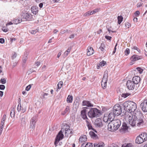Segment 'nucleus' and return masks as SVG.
<instances>
[{"mask_svg": "<svg viewBox=\"0 0 147 147\" xmlns=\"http://www.w3.org/2000/svg\"><path fill=\"white\" fill-rule=\"evenodd\" d=\"M31 11L32 13L36 15L38 13V8L35 6H32L31 7Z\"/></svg>", "mask_w": 147, "mask_h": 147, "instance_id": "obj_26", "label": "nucleus"}, {"mask_svg": "<svg viewBox=\"0 0 147 147\" xmlns=\"http://www.w3.org/2000/svg\"><path fill=\"white\" fill-rule=\"evenodd\" d=\"M65 135L66 136H68V135L69 134L73 133L72 131H71L70 129H65Z\"/></svg>", "mask_w": 147, "mask_h": 147, "instance_id": "obj_29", "label": "nucleus"}, {"mask_svg": "<svg viewBox=\"0 0 147 147\" xmlns=\"http://www.w3.org/2000/svg\"><path fill=\"white\" fill-rule=\"evenodd\" d=\"M94 124L95 125L98 127H100L102 125L101 120L99 118L95 120Z\"/></svg>", "mask_w": 147, "mask_h": 147, "instance_id": "obj_15", "label": "nucleus"}, {"mask_svg": "<svg viewBox=\"0 0 147 147\" xmlns=\"http://www.w3.org/2000/svg\"><path fill=\"white\" fill-rule=\"evenodd\" d=\"M5 86L3 85H0V89L1 90H3L5 89Z\"/></svg>", "mask_w": 147, "mask_h": 147, "instance_id": "obj_54", "label": "nucleus"}, {"mask_svg": "<svg viewBox=\"0 0 147 147\" xmlns=\"http://www.w3.org/2000/svg\"><path fill=\"white\" fill-rule=\"evenodd\" d=\"M125 25L126 29L127 28H129L131 26L130 24L128 22H126L125 24Z\"/></svg>", "mask_w": 147, "mask_h": 147, "instance_id": "obj_43", "label": "nucleus"}, {"mask_svg": "<svg viewBox=\"0 0 147 147\" xmlns=\"http://www.w3.org/2000/svg\"><path fill=\"white\" fill-rule=\"evenodd\" d=\"M98 10V9H95L93 11H90V15H92L93 14L95 13L96 12H97Z\"/></svg>", "mask_w": 147, "mask_h": 147, "instance_id": "obj_39", "label": "nucleus"}, {"mask_svg": "<svg viewBox=\"0 0 147 147\" xmlns=\"http://www.w3.org/2000/svg\"><path fill=\"white\" fill-rule=\"evenodd\" d=\"M36 117H33L30 120V128L32 129H34L35 127L36 122Z\"/></svg>", "mask_w": 147, "mask_h": 147, "instance_id": "obj_14", "label": "nucleus"}, {"mask_svg": "<svg viewBox=\"0 0 147 147\" xmlns=\"http://www.w3.org/2000/svg\"><path fill=\"white\" fill-rule=\"evenodd\" d=\"M108 71H105L101 82V85L103 89L106 88L107 86V81Z\"/></svg>", "mask_w": 147, "mask_h": 147, "instance_id": "obj_6", "label": "nucleus"}, {"mask_svg": "<svg viewBox=\"0 0 147 147\" xmlns=\"http://www.w3.org/2000/svg\"><path fill=\"white\" fill-rule=\"evenodd\" d=\"M143 4V3L142 2L138 3L137 4V7H140Z\"/></svg>", "mask_w": 147, "mask_h": 147, "instance_id": "obj_57", "label": "nucleus"}, {"mask_svg": "<svg viewBox=\"0 0 147 147\" xmlns=\"http://www.w3.org/2000/svg\"><path fill=\"white\" fill-rule=\"evenodd\" d=\"M87 140V136L85 135L81 136L79 139V142L80 143L84 142Z\"/></svg>", "mask_w": 147, "mask_h": 147, "instance_id": "obj_21", "label": "nucleus"}, {"mask_svg": "<svg viewBox=\"0 0 147 147\" xmlns=\"http://www.w3.org/2000/svg\"><path fill=\"white\" fill-rule=\"evenodd\" d=\"M21 124L22 126H25L27 122V120L26 117L22 116L20 118Z\"/></svg>", "mask_w": 147, "mask_h": 147, "instance_id": "obj_18", "label": "nucleus"}, {"mask_svg": "<svg viewBox=\"0 0 147 147\" xmlns=\"http://www.w3.org/2000/svg\"><path fill=\"white\" fill-rule=\"evenodd\" d=\"M93 144L91 143L88 142L85 145V147H92Z\"/></svg>", "mask_w": 147, "mask_h": 147, "instance_id": "obj_42", "label": "nucleus"}, {"mask_svg": "<svg viewBox=\"0 0 147 147\" xmlns=\"http://www.w3.org/2000/svg\"><path fill=\"white\" fill-rule=\"evenodd\" d=\"M116 130H117L121 124V122L119 119H115L112 121Z\"/></svg>", "mask_w": 147, "mask_h": 147, "instance_id": "obj_10", "label": "nucleus"}, {"mask_svg": "<svg viewBox=\"0 0 147 147\" xmlns=\"http://www.w3.org/2000/svg\"><path fill=\"white\" fill-rule=\"evenodd\" d=\"M35 65H36V66L37 67L40 65V63L39 62H37L36 63Z\"/></svg>", "mask_w": 147, "mask_h": 147, "instance_id": "obj_63", "label": "nucleus"}, {"mask_svg": "<svg viewBox=\"0 0 147 147\" xmlns=\"http://www.w3.org/2000/svg\"><path fill=\"white\" fill-rule=\"evenodd\" d=\"M38 31V30L36 29L34 30H31L30 31V32L32 34H35Z\"/></svg>", "mask_w": 147, "mask_h": 147, "instance_id": "obj_49", "label": "nucleus"}, {"mask_svg": "<svg viewBox=\"0 0 147 147\" xmlns=\"http://www.w3.org/2000/svg\"><path fill=\"white\" fill-rule=\"evenodd\" d=\"M5 40L3 38H0V42L1 43H3L4 42Z\"/></svg>", "mask_w": 147, "mask_h": 147, "instance_id": "obj_60", "label": "nucleus"}, {"mask_svg": "<svg viewBox=\"0 0 147 147\" xmlns=\"http://www.w3.org/2000/svg\"><path fill=\"white\" fill-rule=\"evenodd\" d=\"M106 62L104 61H102L100 63L99 65H100V66L102 67L104 66L105 65V64H106Z\"/></svg>", "mask_w": 147, "mask_h": 147, "instance_id": "obj_51", "label": "nucleus"}, {"mask_svg": "<svg viewBox=\"0 0 147 147\" xmlns=\"http://www.w3.org/2000/svg\"><path fill=\"white\" fill-rule=\"evenodd\" d=\"M17 109L18 112H20L21 111V105L20 102H19V105Z\"/></svg>", "mask_w": 147, "mask_h": 147, "instance_id": "obj_46", "label": "nucleus"}, {"mask_svg": "<svg viewBox=\"0 0 147 147\" xmlns=\"http://www.w3.org/2000/svg\"><path fill=\"white\" fill-rule=\"evenodd\" d=\"M90 11H88L87 12L84 13L83 16H89L90 15Z\"/></svg>", "mask_w": 147, "mask_h": 147, "instance_id": "obj_55", "label": "nucleus"}, {"mask_svg": "<svg viewBox=\"0 0 147 147\" xmlns=\"http://www.w3.org/2000/svg\"><path fill=\"white\" fill-rule=\"evenodd\" d=\"M31 84H30L26 87V90L27 91H28L30 90V89L31 88Z\"/></svg>", "mask_w": 147, "mask_h": 147, "instance_id": "obj_52", "label": "nucleus"}, {"mask_svg": "<svg viewBox=\"0 0 147 147\" xmlns=\"http://www.w3.org/2000/svg\"><path fill=\"white\" fill-rule=\"evenodd\" d=\"M10 115L12 117V115H13V116H14L15 113H14V110L13 109H11L10 113Z\"/></svg>", "mask_w": 147, "mask_h": 147, "instance_id": "obj_48", "label": "nucleus"}, {"mask_svg": "<svg viewBox=\"0 0 147 147\" xmlns=\"http://www.w3.org/2000/svg\"><path fill=\"white\" fill-rule=\"evenodd\" d=\"M32 18V15L30 13H27L24 14L23 19L27 20H30Z\"/></svg>", "mask_w": 147, "mask_h": 147, "instance_id": "obj_16", "label": "nucleus"}, {"mask_svg": "<svg viewBox=\"0 0 147 147\" xmlns=\"http://www.w3.org/2000/svg\"><path fill=\"white\" fill-rule=\"evenodd\" d=\"M121 112V108L119 104H116L113 107V113L116 116H118L120 115Z\"/></svg>", "mask_w": 147, "mask_h": 147, "instance_id": "obj_5", "label": "nucleus"}, {"mask_svg": "<svg viewBox=\"0 0 147 147\" xmlns=\"http://www.w3.org/2000/svg\"><path fill=\"white\" fill-rule=\"evenodd\" d=\"M62 130L59 132L54 142L55 146H57V144L59 141L61 140H62L64 136L62 133Z\"/></svg>", "mask_w": 147, "mask_h": 147, "instance_id": "obj_7", "label": "nucleus"}, {"mask_svg": "<svg viewBox=\"0 0 147 147\" xmlns=\"http://www.w3.org/2000/svg\"><path fill=\"white\" fill-rule=\"evenodd\" d=\"M63 85V82L62 81H60L57 84V91H58V89H60L62 86Z\"/></svg>", "mask_w": 147, "mask_h": 147, "instance_id": "obj_31", "label": "nucleus"}, {"mask_svg": "<svg viewBox=\"0 0 147 147\" xmlns=\"http://www.w3.org/2000/svg\"><path fill=\"white\" fill-rule=\"evenodd\" d=\"M49 95L48 93H43L42 98V99H45L47 98V96Z\"/></svg>", "mask_w": 147, "mask_h": 147, "instance_id": "obj_38", "label": "nucleus"}, {"mask_svg": "<svg viewBox=\"0 0 147 147\" xmlns=\"http://www.w3.org/2000/svg\"><path fill=\"white\" fill-rule=\"evenodd\" d=\"M82 105L83 106H86L88 107H92L93 106V105L91 102L87 100H84L82 102Z\"/></svg>", "mask_w": 147, "mask_h": 147, "instance_id": "obj_20", "label": "nucleus"}, {"mask_svg": "<svg viewBox=\"0 0 147 147\" xmlns=\"http://www.w3.org/2000/svg\"><path fill=\"white\" fill-rule=\"evenodd\" d=\"M71 49V47H70L68 48L67 49L66 51L69 53L70 52Z\"/></svg>", "mask_w": 147, "mask_h": 147, "instance_id": "obj_61", "label": "nucleus"}, {"mask_svg": "<svg viewBox=\"0 0 147 147\" xmlns=\"http://www.w3.org/2000/svg\"><path fill=\"white\" fill-rule=\"evenodd\" d=\"M140 136L142 137V139L144 140V142L147 140V134L144 133L140 134Z\"/></svg>", "mask_w": 147, "mask_h": 147, "instance_id": "obj_28", "label": "nucleus"}, {"mask_svg": "<svg viewBox=\"0 0 147 147\" xmlns=\"http://www.w3.org/2000/svg\"><path fill=\"white\" fill-rule=\"evenodd\" d=\"M140 78L138 76H135L132 79V81L136 85L138 84L140 82Z\"/></svg>", "mask_w": 147, "mask_h": 147, "instance_id": "obj_19", "label": "nucleus"}, {"mask_svg": "<svg viewBox=\"0 0 147 147\" xmlns=\"http://www.w3.org/2000/svg\"><path fill=\"white\" fill-rule=\"evenodd\" d=\"M27 59V56H24L23 58L22 62L23 63H25Z\"/></svg>", "mask_w": 147, "mask_h": 147, "instance_id": "obj_50", "label": "nucleus"}, {"mask_svg": "<svg viewBox=\"0 0 147 147\" xmlns=\"http://www.w3.org/2000/svg\"><path fill=\"white\" fill-rule=\"evenodd\" d=\"M108 123V129L109 131H114L116 130L112 121L109 122Z\"/></svg>", "mask_w": 147, "mask_h": 147, "instance_id": "obj_12", "label": "nucleus"}, {"mask_svg": "<svg viewBox=\"0 0 147 147\" xmlns=\"http://www.w3.org/2000/svg\"><path fill=\"white\" fill-rule=\"evenodd\" d=\"M140 107L142 108V110L144 112L147 111V99L144 100L140 105Z\"/></svg>", "mask_w": 147, "mask_h": 147, "instance_id": "obj_11", "label": "nucleus"}, {"mask_svg": "<svg viewBox=\"0 0 147 147\" xmlns=\"http://www.w3.org/2000/svg\"><path fill=\"white\" fill-rule=\"evenodd\" d=\"M115 115L113 112H111L108 115L107 114H105L103 118V121L105 123H108L109 122L114 120L113 119Z\"/></svg>", "mask_w": 147, "mask_h": 147, "instance_id": "obj_4", "label": "nucleus"}, {"mask_svg": "<svg viewBox=\"0 0 147 147\" xmlns=\"http://www.w3.org/2000/svg\"><path fill=\"white\" fill-rule=\"evenodd\" d=\"M87 109L86 107H84L83 110L81 112V116L83 119H87V116L86 115V109Z\"/></svg>", "mask_w": 147, "mask_h": 147, "instance_id": "obj_17", "label": "nucleus"}, {"mask_svg": "<svg viewBox=\"0 0 147 147\" xmlns=\"http://www.w3.org/2000/svg\"><path fill=\"white\" fill-rule=\"evenodd\" d=\"M136 70L140 74H141L143 71L142 69L139 67H137L136 68Z\"/></svg>", "mask_w": 147, "mask_h": 147, "instance_id": "obj_47", "label": "nucleus"}, {"mask_svg": "<svg viewBox=\"0 0 147 147\" xmlns=\"http://www.w3.org/2000/svg\"><path fill=\"white\" fill-rule=\"evenodd\" d=\"M142 137L140 135L139 136L137 137L136 140V142L138 144L142 143L144 142V140L142 139Z\"/></svg>", "mask_w": 147, "mask_h": 147, "instance_id": "obj_22", "label": "nucleus"}, {"mask_svg": "<svg viewBox=\"0 0 147 147\" xmlns=\"http://www.w3.org/2000/svg\"><path fill=\"white\" fill-rule=\"evenodd\" d=\"M69 54V53L67 52L66 51H65L64 54V57H66Z\"/></svg>", "mask_w": 147, "mask_h": 147, "instance_id": "obj_62", "label": "nucleus"}, {"mask_svg": "<svg viewBox=\"0 0 147 147\" xmlns=\"http://www.w3.org/2000/svg\"><path fill=\"white\" fill-rule=\"evenodd\" d=\"M17 54L16 53H14L13 54V55L11 57L12 59H15L17 57Z\"/></svg>", "mask_w": 147, "mask_h": 147, "instance_id": "obj_53", "label": "nucleus"}, {"mask_svg": "<svg viewBox=\"0 0 147 147\" xmlns=\"http://www.w3.org/2000/svg\"><path fill=\"white\" fill-rule=\"evenodd\" d=\"M142 58L141 57L139 56L136 55H133L130 58L131 60V63H133V62L135 61L141 59Z\"/></svg>", "mask_w": 147, "mask_h": 147, "instance_id": "obj_13", "label": "nucleus"}, {"mask_svg": "<svg viewBox=\"0 0 147 147\" xmlns=\"http://www.w3.org/2000/svg\"><path fill=\"white\" fill-rule=\"evenodd\" d=\"M105 38L107 39L108 40H111V39L112 38V37L110 36H105Z\"/></svg>", "mask_w": 147, "mask_h": 147, "instance_id": "obj_58", "label": "nucleus"}, {"mask_svg": "<svg viewBox=\"0 0 147 147\" xmlns=\"http://www.w3.org/2000/svg\"><path fill=\"white\" fill-rule=\"evenodd\" d=\"M94 53L93 49L91 47L88 48L87 51V55L90 56L92 55Z\"/></svg>", "mask_w": 147, "mask_h": 147, "instance_id": "obj_23", "label": "nucleus"}, {"mask_svg": "<svg viewBox=\"0 0 147 147\" xmlns=\"http://www.w3.org/2000/svg\"><path fill=\"white\" fill-rule=\"evenodd\" d=\"M131 146L132 144L131 143L124 144L122 145L121 147H131Z\"/></svg>", "mask_w": 147, "mask_h": 147, "instance_id": "obj_36", "label": "nucleus"}, {"mask_svg": "<svg viewBox=\"0 0 147 147\" xmlns=\"http://www.w3.org/2000/svg\"><path fill=\"white\" fill-rule=\"evenodd\" d=\"M135 84L131 80H129L127 81L126 86L129 90H132L134 88Z\"/></svg>", "mask_w": 147, "mask_h": 147, "instance_id": "obj_9", "label": "nucleus"}, {"mask_svg": "<svg viewBox=\"0 0 147 147\" xmlns=\"http://www.w3.org/2000/svg\"><path fill=\"white\" fill-rule=\"evenodd\" d=\"M22 21V19L21 18H15L13 20V24H17L20 23Z\"/></svg>", "mask_w": 147, "mask_h": 147, "instance_id": "obj_25", "label": "nucleus"}, {"mask_svg": "<svg viewBox=\"0 0 147 147\" xmlns=\"http://www.w3.org/2000/svg\"><path fill=\"white\" fill-rule=\"evenodd\" d=\"M125 117L127 123L132 127L135 126L136 124L138 126H140L143 124V117H140L139 118L138 117L136 119H132V113L130 112H125Z\"/></svg>", "mask_w": 147, "mask_h": 147, "instance_id": "obj_1", "label": "nucleus"}, {"mask_svg": "<svg viewBox=\"0 0 147 147\" xmlns=\"http://www.w3.org/2000/svg\"><path fill=\"white\" fill-rule=\"evenodd\" d=\"M86 122L87 126L88 127V128L89 129H92V127L91 126V124H90V123L87 120H86Z\"/></svg>", "mask_w": 147, "mask_h": 147, "instance_id": "obj_40", "label": "nucleus"}, {"mask_svg": "<svg viewBox=\"0 0 147 147\" xmlns=\"http://www.w3.org/2000/svg\"><path fill=\"white\" fill-rule=\"evenodd\" d=\"M51 3V1L50 0H45L44 1V6L45 7L46 5H49Z\"/></svg>", "mask_w": 147, "mask_h": 147, "instance_id": "obj_33", "label": "nucleus"}, {"mask_svg": "<svg viewBox=\"0 0 147 147\" xmlns=\"http://www.w3.org/2000/svg\"><path fill=\"white\" fill-rule=\"evenodd\" d=\"M129 127L127 126V124L125 123H123L121 127V129L123 130L124 132L126 131L128 128Z\"/></svg>", "mask_w": 147, "mask_h": 147, "instance_id": "obj_24", "label": "nucleus"}, {"mask_svg": "<svg viewBox=\"0 0 147 147\" xmlns=\"http://www.w3.org/2000/svg\"><path fill=\"white\" fill-rule=\"evenodd\" d=\"M43 6H44V2L43 3H40L39 4V6L40 8H42V7Z\"/></svg>", "mask_w": 147, "mask_h": 147, "instance_id": "obj_56", "label": "nucleus"}, {"mask_svg": "<svg viewBox=\"0 0 147 147\" xmlns=\"http://www.w3.org/2000/svg\"><path fill=\"white\" fill-rule=\"evenodd\" d=\"M129 95V93H126L122 94L121 96L123 97L124 98H126Z\"/></svg>", "mask_w": 147, "mask_h": 147, "instance_id": "obj_44", "label": "nucleus"}, {"mask_svg": "<svg viewBox=\"0 0 147 147\" xmlns=\"http://www.w3.org/2000/svg\"><path fill=\"white\" fill-rule=\"evenodd\" d=\"M67 31V30H61L60 33L62 34H63L65 32H66Z\"/></svg>", "mask_w": 147, "mask_h": 147, "instance_id": "obj_64", "label": "nucleus"}, {"mask_svg": "<svg viewBox=\"0 0 147 147\" xmlns=\"http://www.w3.org/2000/svg\"><path fill=\"white\" fill-rule=\"evenodd\" d=\"M89 134L91 137L93 138H95L97 136V135L94 132L92 131L89 132Z\"/></svg>", "mask_w": 147, "mask_h": 147, "instance_id": "obj_35", "label": "nucleus"}, {"mask_svg": "<svg viewBox=\"0 0 147 147\" xmlns=\"http://www.w3.org/2000/svg\"><path fill=\"white\" fill-rule=\"evenodd\" d=\"M73 100V97L71 96L68 95L67 99V101L68 103H71Z\"/></svg>", "mask_w": 147, "mask_h": 147, "instance_id": "obj_32", "label": "nucleus"}, {"mask_svg": "<svg viewBox=\"0 0 147 147\" xmlns=\"http://www.w3.org/2000/svg\"><path fill=\"white\" fill-rule=\"evenodd\" d=\"M69 112V107L68 106H67L65 109V110L62 112L61 114L63 115H64L67 113Z\"/></svg>", "mask_w": 147, "mask_h": 147, "instance_id": "obj_30", "label": "nucleus"}, {"mask_svg": "<svg viewBox=\"0 0 147 147\" xmlns=\"http://www.w3.org/2000/svg\"><path fill=\"white\" fill-rule=\"evenodd\" d=\"M132 116V119H136L138 117L139 118L140 117H143L142 115L141 114L139 109H137L133 111Z\"/></svg>", "mask_w": 147, "mask_h": 147, "instance_id": "obj_8", "label": "nucleus"}, {"mask_svg": "<svg viewBox=\"0 0 147 147\" xmlns=\"http://www.w3.org/2000/svg\"><path fill=\"white\" fill-rule=\"evenodd\" d=\"M107 30L109 32V33L111 34V32L114 33L116 32L115 31H113L112 30L113 29L111 28V27H107Z\"/></svg>", "mask_w": 147, "mask_h": 147, "instance_id": "obj_37", "label": "nucleus"}, {"mask_svg": "<svg viewBox=\"0 0 147 147\" xmlns=\"http://www.w3.org/2000/svg\"><path fill=\"white\" fill-rule=\"evenodd\" d=\"M140 14V13L139 11H137L135 12V16H138Z\"/></svg>", "mask_w": 147, "mask_h": 147, "instance_id": "obj_59", "label": "nucleus"}, {"mask_svg": "<svg viewBox=\"0 0 147 147\" xmlns=\"http://www.w3.org/2000/svg\"><path fill=\"white\" fill-rule=\"evenodd\" d=\"M125 55H128L130 53V50L129 49L127 48L125 51Z\"/></svg>", "mask_w": 147, "mask_h": 147, "instance_id": "obj_45", "label": "nucleus"}, {"mask_svg": "<svg viewBox=\"0 0 147 147\" xmlns=\"http://www.w3.org/2000/svg\"><path fill=\"white\" fill-rule=\"evenodd\" d=\"M0 82L2 84H5L6 83V81L5 78H2L0 80Z\"/></svg>", "mask_w": 147, "mask_h": 147, "instance_id": "obj_41", "label": "nucleus"}, {"mask_svg": "<svg viewBox=\"0 0 147 147\" xmlns=\"http://www.w3.org/2000/svg\"><path fill=\"white\" fill-rule=\"evenodd\" d=\"M117 19L118 20V23L119 24H120L123 20V17L121 16H119L118 17Z\"/></svg>", "mask_w": 147, "mask_h": 147, "instance_id": "obj_34", "label": "nucleus"}, {"mask_svg": "<svg viewBox=\"0 0 147 147\" xmlns=\"http://www.w3.org/2000/svg\"><path fill=\"white\" fill-rule=\"evenodd\" d=\"M101 114L100 110L94 108H91L88 112V117L92 119L99 117Z\"/></svg>", "mask_w": 147, "mask_h": 147, "instance_id": "obj_3", "label": "nucleus"}, {"mask_svg": "<svg viewBox=\"0 0 147 147\" xmlns=\"http://www.w3.org/2000/svg\"><path fill=\"white\" fill-rule=\"evenodd\" d=\"M123 106L126 112H130L131 113L137 109L136 104L132 101L125 102L123 103Z\"/></svg>", "mask_w": 147, "mask_h": 147, "instance_id": "obj_2", "label": "nucleus"}, {"mask_svg": "<svg viewBox=\"0 0 147 147\" xmlns=\"http://www.w3.org/2000/svg\"><path fill=\"white\" fill-rule=\"evenodd\" d=\"M105 144L103 143H96L94 144V147H104Z\"/></svg>", "mask_w": 147, "mask_h": 147, "instance_id": "obj_27", "label": "nucleus"}]
</instances>
